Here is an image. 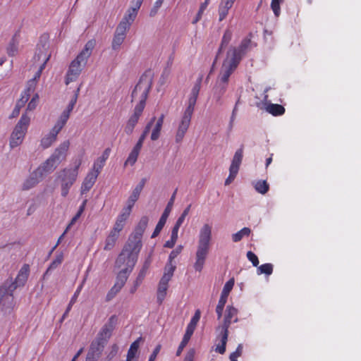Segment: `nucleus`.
I'll return each mask as SVG.
<instances>
[{"instance_id":"412c9836","label":"nucleus","mask_w":361,"mask_h":361,"mask_svg":"<svg viewBox=\"0 0 361 361\" xmlns=\"http://www.w3.org/2000/svg\"><path fill=\"white\" fill-rule=\"evenodd\" d=\"M212 238V227L204 224L200 229L198 244L209 245Z\"/></svg>"},{"instance_id":"8fccbe9b","label":"nucleus","mask_w":361,"mask_h":361,"mask_svg":"<svg viewBox=\"0 0 361 361\" xmlns=\"http://www.w3.org/2000/svg\"><path fill=\"white\" fill-rule=\"evenodd\" d=\"M200 314H201V312H200V310H197L195 312V314L193 315V317L191 318L190 319V323L188 324L187 326V328L188 329L192 331H195V329L196 328V326L200 319Z\"/></svg>"},{"instance_id":"aec40b11","label":"nucleus","mask_w":361,"mask_h":361,"mask_svg":"<svg viewBox=\"0 0 361 361\" xmlns=\"http://www.w3.org/2000/svg\"><path fill=\"white\" fill-rule=\"evenodd\" d=\"M227 90V87L215 84L213 88L212 100L216 106H221L224 104L222 97Z\"/></svg>"},{"instance_id":"a878e982","label":"nucleus","mask_w":361,"mask_h":361,"mask_svg":"<svg viewBox=\"0 0 361 361\" xmlns=\"http://www.w3.org/2000/svg\"><path fill=\"white\" fill-rule=\"evenodd\" d=\"M59 134V132L55 131L54 129H51L49 134L45 135L42 140H41V146L44 149H47L49 147L53 142H54L56 140L57 135Z\"/></svg>"},{"instance_id":"f03ea898","label":"nucleus","mask_w":361,"mask_h":361,"mask_svg":"<svg viewBox=\"0 0 361 361\" xmlns=\"http://www.w3.org/2000/svg\"><path fill=\"white\" fill-rule=\"evenodd\" d=\"M142 247L127 240L115 261V267L133 271Z\"/></svg>"},{"instance_id":"7ed1b4c3","label":"nucleus","mask_w":361,"mask_h":361,"mask_svg":"<svg viewBox=\"0 0 361 361\" xmlns=\"http://www.w3.org/2000/svg\"><path fill=\"white\" fill-rule=\"evenodd\" d=\"M238 310L233 306L228 305L226 310V314L222 325L216 328V331H219V337L220 338L221 345H218L216 351L220 354H224L226 351V345L228 336V328L232 322H238L237 317Z\"/></svg>"},{"instance_id":"774afa93","label":"nucleus","mask_w":361,"mask_h":361,"mask_svg":"<svg viewBox=\"0 0 361 361\" xmlns=\"http://www.w3.org/2000/svg\"><path fill=\"white\" fill-rule=\"evenodd\" d=\"M247 258L250 262H252L254 267H258L259 259L257 256L254 252H252V251H248L247 252Z\"/></svg>"},{"instance_id":"423d86ee","label":"nucleus","mask_w":361,"mask_h":361,"mask_svg":"<svg viewBox=\"0 0 361 361\" xmlns=\"http://www.w3.org/2000/svg\"><path fill=\"white\" fill-rule=\"evenodd\" d=\"M197 99L190 97L188 98V106L183 112L176 132V142L177 143H179L183 140L190 126Z\"/></svg>"},{"instance_id":"7c9ffc66","label":"nucleus","mask_w":361,"mask_h":361,"mask_svg":"<svg viewBox=\"0 0 361 361\" xmlns=\"http://www.w3.org/2000/svg\"><path fill=\"white\" fill-rule=\"evenodd\" d=\"M231 38H232V32L230 30H226L224 32V34L223 35V37H222V39H221V45H220V47H219V49L218 50L217 55H216V56L215 58V60L214 61L213 66L216 63L219 55L222 52L223 49L224 47H226L229 44L230 41L231 40Z\"/></svg>"},{"instance_id":"4c0bfd02","label":"nucleus","mask_w":361,"mask_h":361,"mask_svg":"<svg viewBox=\"0 0 361 361\" xmlns=\"http://www.w3.org/2000/svg\"><path fill=\"white\" fill-rule=\"evenodd\" d=\"M69 116L70 114L68 113V111H63L61 116L59 117V119L58 120L57 123L52 128L54 129L55 131L59 133L66 123L68 119L69 118Z\"/></svg>"},{"instance_id":"a19ab883","label":"nucleus","mask_w":361,"mask_h":361,"mask_svg":"<svg viewBox=\"0 0 361 361\" xmlns=\"http://www.w3.org/2000/svg\"><path fill=\"white\" fill-rule=\"evenodd\" d=\"M151 263H152L151 257L148 256L146 258V259L145 260V262H144L141 269L140 270L136 279H137L139 281H142L144 280Z\"/></svg>"},{"instance_id":"bf43d9fd","label":"nucleus","mask_w":361,"mask_h":361,"mask_svg":"<svg viewBox=\"0 0 361 361\" xmlns=\"http://www.w3.org/2000/svg\"><path fill=\"white\" fill-rule=\"evenodd\" d=\"M105 162L106 161H102V158L99 157L93 164L92 171L99 174L101 170L105 165Z\"/></svg>"},{"instance_id":"13d9d810","label":"nucleus","mask_w":361,"mask_h":361,"mask_svg":"<svg viewBox=\"0 0 361 361\" xmlns=\"http://www.w3.org/2000/svg\"><path fill=\"white\" fill-rule=\"evenodd\" d=\"M135 202H136V200H135L133 198L129 197L128 200L127 201V207L123 208L121 212L129 216L130 214L132 208L134 206Z\"/></svg>"},{"instance_id":"c9c22d12","label":"nucleus","mask_w":361,"mask_h":361,"mask_svg":"<svg viewBox=\"0 0 361 361\" xmlns=\"http://www.w3.org/2000/svg\"><path fill=\"white\" fill-rule=\"evenodd\" d=\"M84 283V281L82 282ZM82 286H83V283L80 284L76 289L75 292L74 293L73 295L72 296L70 302H69V304L68 305V307H66V310L65 311V312L63 313V316H62V318H61V320L64 319L66 318V317L68 315V314L69 313V312L71 311V308H72V306L76 302L77 300V298L82 288Z\"/></svg>"},{"instance_id":"ea45409f","label":"nucleus","mask_w":361,"mask_h":361,"mask_svg":"<svg viewBox=\"0 0 361 361\" xmlns=\"http://www.w3.org/2000/svg\"><path fill=\"white\" fill-rule=\"evenodd\" d=\"M140 340H141V337L137 338L130 345V348L128 350L126 361H132V360L135 357L139 348Z\"/></svg>"},{"instance_id":"4be33fe9","label":"nucleus","mask_w":361,"mask_h":361,"mask_svg":"<svg viewBox=\"0 0 361 361\" xmlns=\"http://www.w3.org/2000/svg\"><path fill=\"white\" fill-rule=\"evenodd\" d=\"M169 281L164 279L163 278H161L159 282L157 292V302L159 305H161L163 302L166 295V291L169 288Z\"/></svg>"},{"instance_id":"49530a36","label":"nucleus","mask_w":361,"mask_h":361,"mask_svg":"<svg viewBox=\"0 0 361 361\" xmlns=\"http://www.w3.org/2000/svg\"><path fill=\"white\" fill-rule=\"evenodd\" d=\"M234 286V279H231L228 280L224 285L223 290L221 293V298H223L226 300H227L228 295L231 290L233 289V287Z\"/></svg>"},{"instance_id":"dca6fc26","label":"nucleus","mask_w":361,"mask_h":361,"mask_svg":"<svg viewBox=\"0 0 361 361\" xmlns=\"http://www.w3.org/2000/svg\"><path fill=\"white\" fill-rule=\"evenodd\" d=\"M70 142L66 140L62 142L59 147H57L54 152L51 155V159L59 165L62 160L66 158V152L69 148Z\"/></svg>"},{"instance_id":"1a4fd4ad","label":"nucleus","mask_w":361,"mask_h":361,"mask_svg":"<svg viewBox=\"0 0 361 361\" xmlns=\"http://www.w3.org/2000/svg\"><path fill=\"white\" fill-rule=\"evenodd\" d=\"M148 222L149 218L147 216H142L133 232L129 235L128 241L142 247V235L147 228Z\"/></svg>"},{"instance_id":"0e129e2a","label":"nucleus","mask_w":361,"mask_h":361,"mask_svg":"<svg viewBox=\"0 0 361 361\" xmlns=\"http://www.w3.org/2000/svg\"><path fill=\"white\" fill-rule=\"evenodd\" d=\"M39 99V95L37 94H35L32 99L30 101V102L27 104L26 111H31L35 109L37 105V101Z\"/></svg>"},{"instance_id":"f3484780","label":"nucleus","mask_w":361,"mask_h":361,"mask_svg":"<svg viewBox=\"0 0 361 361\" xmlns=\"http://www.w3.org/2000/svg\"><path fill=\"white\" fill-rule=\"evenodd\" d=\"M128 30L122 26H117L111 42V47L116 51L120 49L121 45L126 37Z\"/></svg>"},{"instance_id":"5701e85b","label":"nucleus","mask_w":361,"mask_h":361,"mask_svg":"<svg viewBox=\"0 0 361 361\" xmlns=\"http://www.w3.org/2000/svg\"><path fill=\"white\" fill-rule=\"evenodd\" d=\"M134 11L135 10L128 8L118 25L122 26L123 28H126L128 30L131 24L133 23L137 15V13L135 12Z\"/></svg>"},{"instance_id":"a18cd8bd","label":"nucleus","mask_w":361,"mask_h":361,"mask_svg":"<svg viewBox=\"0 0 361 361\" xmlns=\"http://www.w3.org/2000/svg\"><path fill=\"white\" fill-rule=\"evenodd\" d=\"M256 191L260 194H266L269 189V185L266 180H257L254 185Z\"/></svg>"},{"instance_id":"39448f33","label":"nucleus","mask_w":361,"mask_h":361,"mask_svg":"<svg viewBox=\"0 0 361 361\" xmlns=\"http://www.w3.org/2000/svg\"><path fill=\"white\" fill-rule=\"evenodd\" d=\"M81 163V159H77L73 168H65L58 173L57 179L61 182V195L63 197L68 195L70 188L75 182Z\"/></svg>"},{"instance_id":"c85d7f7f","label":"nucleus","mask_w":361,"mask_h":361,"mask_svg":"<svg viewBox=\"0 0 361 361\" xmlns=\"http://www.w3.org/2000/svg\"><path fill=\"white\" fill-rule=\"evenodd\" d=\"M106 345V343L104 342L95 338L90 344L89 350L90 352L98 355L100 357L102 355L104 348Z\"/></svg>"},{"instance_id":"58836bf2","label":"nucleus","mask_w":361,"mask_h":361,"mask_svg":"<svg viewBox=\"0 0 361 361\" xmlns=\"http://www.w3.org/2000/svg\"><path fill=\"white\" fill-rule=\"evenodd\" d=\"M39 52L35 54V57L37 58L38 60L42 59L43 63L41 64V66L39 68V71H41V72L43 71V70L45 68L46 64L47 61L49 60L51 57V54H49L47 51H44V50H41L39 48Z\"/></svg>"},{"instance_id":"9b49d317","label":"nucleus","mask_w":361,"mask_h":361,"mask_svg":"<svg viewBox=\"0 0 361 361\" xmlns=\"http://www.w3.org/2000/svg\"><path fill=\"white\" fill-rule=\"evenodd\" d=\"M176 191H177V189L174 191V192L171 195L164 212L162 213V214L155 227L154 232L152 234V236H151L152 238L157 237L160 233L162 228H164V226L166 222V220L170 214V212L171 211V208L173 207L174 200L176 197Z\"/></svg>"},{"instance_id":"052dcab7","label":"nucleus","mask_w":361,"mask_h":361,"mask_svg":"<svg viewBox=\"0 0 361 361\" xmlns=\"http://www.w3.org/2000/svg\"><path fill=\"white\" fill-rule=\"evenodd\" d=\"M36 85H37V82H35V80H28V82L27 83L26 88L25 89L23 92L31 96V94L32 92H34V91L35 90Z\"/></svg>"},{"instance_id":"603ef678","label":"nucleus","mask_w":361,"mask_h":361,"mask_svg":"<svg viewBox=\"0 0 361 361\" xmlns=\"http://www.w3.org/2000/svg\"><path fill=\"white\" fill-rule=\"evenodd\" d=\"M121 289L122 288L114 283V286L109 290L106 295V301L109 302L113 300Z\"/></svg>"},{"instance_id":"5fc2aeb1","label":"nucleus","mask_w":361,"mask_h":361,"mask_svg":"<svg viewBox=\"0 0 361 361\" xmlns=\"http://www.w3.org/2000/svg\"><path fill=\"white\" fill-rule=\"evenodd\" d=\"M202 80V76H200L196 83L194 85L193 87L192 88L191 92L190 94V97H193L195 99H197L199 92L201 88V82Z\"/></svg>"},{"instance_id":"4d7b16f0","label":"nucleus","mask_w":361,"mask_h":361,"mask_svg":"<svg viewBox=\"0 0 361 361\" xmlns=\"http://www.w3.org/2000/svg\"><path fill=\"white\" fill-rule=\"evenodd\" d=\"M226 302H227V300H226L223 298H219V300L218 304L216 307V312L217 314L218 319H220L222 317L224 308V306H225Z\"/></svg>"},{"instance_id":"473e14b6","label":"nucleus","mask_w":361,"mask_h":361,"mask_svg":"<svg viewBox=\"0 0 361 361\" xmlns=\"http://www.w3.org/2000/svg\"><path fill=\"white\" fill-rule=\"evenodd\" d=\"M155 120H156V118L154 116L151 118L149 122L146 125L142 135H140L138 141L137 142V143L135 146L142 148L143 142H144L147 135L149 133L150 129H151L153 123H154Z\"/></svg>"},{"instance_id":"09e8293b","label":"nucleus","mask_w":361,"mask_h":361,"mask_svg":"<svg viewBox=\"0 0 361 361\" xmlns=\"http://www.w3.org/2000/svg\"><path fill=\"white\" fill-rule=\"evenodd\" d=\"M13 301V295L12 293H9L6 289V286H3L0 288V304L5 302H12ZM5 305V303H4Z\"/></svg>"},{"instance_id":"6e6552de","label":"nucleus","mask_w":361,"mask_h":361,"mask_svg":"<svg viewBox=\"0 0 361 361\" xmlns=\"http://www.w3.org/2000/svg\"><path fill=\"white\" fill-rule=\"evenodd\" d=\"M238 63L235 62L234 59H231L226 56L224 61L221 75L217 79L216 84L221 85L228 87V82L231 75L236 69Z\"/></svg>"},{"instance_id":"9d476101","label":"nucleus","mask_w":361,"mask_h":361,"mask_svg":"<svg viewBox=\"0 0 361 361\" xmlns=\"http://www.w3.org/2000/svg\"><path fill=\"white\" fill-rule=\"evenodd\" d=\"M251 39L245 38L242 40L238 47H231L227 51L226 56L231 59H234L235 62L240 63L243 56L247 51V48L250 47Z\"/></svg>"},{"instance_id":"338daca9","label":"nucleus","mask_w":361,"mask_h":361,"mask_svg":"<svg viewBox=\"0 0 361 361\" xmlns=\"http://www.w3.org/2000/svg\"><path fill=\"white\" fill-rule=\"evenodd\" d=\"M162 126L159 124H155L154 129L152 130L151 134V140L155 141L159 139L160 135V132Z\"/></svg>"},{"instance_id":"6ab92c4d","label":"nucleus","mask_w":361,"mask_h":361,"mask_svg":"<svg viewBox=\"0 0 361 361\" xmlns=\"http://www.w3.org/2000/svg\"><path fill=\"white\" fill-rule=\"evenodd\" d=\"M99 174L92 170L87 173L81 185L82 194L86 193L92 188Z\"/></svg>"},{"instance_id":"0eeeda50","label":"nucleus","mask_w":361,"mask_h":361,"mask_svg":"<svg viewBox=\"0 0 361 361\" xmlns=\"http://www.w3.org/2000/svg\"><path fill=\"white\" fill-rule=\"evenodd\" d=\"M30 123V118L27 113L23 114L10 136L9 145L11 149L19 146L23 142Z\"/></svg>"},{"instance_id":"3c124183","label":"nucleus","mask_w":361,"mask_h":361,"mask_svg":"<svg viewBox=\"0 0 361 361\" xmlns=\"http://www.w3.org/2000/svg\"><path fill=\"white\" fill-rule=\"evenodd\" d=\"M176 266L173 265L171 262L169 261L165 267L164 274L161 278L170 281L173 275Z\"/></svg>"},{"instance_id":"b1692460","label":"nucleus","mask_w":361,"mask_h":361,"mask_svg":"<svg viewBox=\"0 0 361 361\" xmlns=\"http://www.w3.org/2000/svg\"><path fill=\"white\" fill-rule=\"evenodd\" d=\"M234 0H221L219 6V21H222L228 15L229 9L233 6Z\"/></svg>"},{"instance_id":"864d4df0","label":"nucleus","mask_w":361,"mask_h":361,"mask_svg":"<svg viewBox=\"0 0 361 361\" xmlns=\"http://www.w3.org/2000/svg\"><path fill=\"white\" fill-rule=\"evenodd\" d=\"M18 42L14 37H13L7 47V54L8 56H13L16 55V54L18 52Z\"/></svg>"},{"instance_id":"f704fd0d","label":"nucleus","mask_w":361,"mask_h":361,"mask_svg":"<svg viewBox=\"0 0 361 361\" xmlns=\"http://www.w3.org/2000/svg\"><path fill=\"white\" fill-rule=\"evenodd\" d=\"M118 237H119V235L114 233L112 231H110L109 235L106 238L105 245L104 247V249L105 250H112L114 247Z\"/></svg>"},{"instance_id":"f8f14e48","label":"nucleus","mask_w":361,"mask_h":361,"mask_svg":"<svg viewBox=\"0 0 361 361\" xmlns=\"http://www.w3.org/2000/svg\"><path fill=\"white\" fill-rule=\"evenodd\" d=\"M116 321V317L115 315H112L108 319L107 322L102 326L96 338L106 344L115 329Z\"/></svg>"},{"instance_id":"393cba45","label":"nucleus","mask_w":361,"mask_h":361,"mask_svg":"<svg viewBox=\"0 0 361 361\" xmlns=\"http://www.w3.org/2000/svg\"><path fill=\"white\" fill-rule=\"evenodd\" d=\"M243 157V147L242 146L235 152L229 169L238 172Z\"/></svg>"},{"instance_id":"79ce46f5","label":"nucleus","mask_w":361,"mask_h":361,"mask_svg":"<svg viewBox=\"0 0 361 361\" xmlns=\"http://www.w3.org/2000/svg\"><path fill=\"white\" fill-rule=\"evenodd\" d=\"M140 149L141 148L134 146L125 162V165H134L137 159Z\"/></svg>"},{"instance_id":"2f4dec72","label":"nucleus","mask_w":361,"mask_h":361,"mask_svg":"<svg viewBox=\"0 0 361 361\" xmlns=\"http://www.w3.org/2000/svg\"><path fill=\"white\" fill-rule=\"evenodd\" d=\"M266 111L274 116H281L285 112V108L277 104H269L266 107Z\"/></svg>"},{"instance_id":"e433bc0d","label":"nucleus","mask_w":361,"mask_h":361,"mask_svg":"<svg viewBox=\"0 0 361 361\" xmlns=\"http://www.w3.org/2000/svg\"><path fill=\"white\" fill-rule=\"evenodd\" d=\"M193 331L186 329V331H185V333L183 336V338L178 348V350L176 351V355L177 356H179L180 355L182 351L183 350L184 348L186 346V345L188 344V343L189 342L191 336H192L193 334Z\"/></svg>"},{"instance_id":"de8ad7c7","label":"nucleus","mask_w":361,"mask_h":361,"mask_svg":"<svg viewBox=\"0 0 361 361\" xmlns=\"http://www.w3.org/2000/svg\"><path fill=\"white\" fill-rule=\"evenodd\" d=\"M273 264L270 263H266L257 267V273L258 275L264 274L265 275L269 276L273 272Z\"/></svg>"},{"instance_id":"69168bd1","label":"nucleus","mask_w":361,"mask_h":361,"mask_svg":"<svg viewBox=\"0 0 361 361\" xmlns=\"http://www.w3.org/2000/svg\"><path fill=\"white\" fill-rule=\"evenodd\" d=\"M24 106L25 105L23 104L22 102L17 101L16 104L11 116H9V118H13L17 117L20 114L21 108H23Z\"/></svg>"},{"instance_id":"2eb2a0df","label":"nucleus","mask_w":361,"mask_h":361,"mask_svg":"<svg viewBox=\"0 0 361 361\" xmlns=\"http://www.w3.org/2000/svg\"><path fill=\"white\" fill-rule=\"evenodd\" d=\"M145 108L135 106L133 114L130 116L127 121L124 131L127 135H131L134 130V128L137 123L140 116Z\"/></svg>"},{"instance_id":"6e6d98bb","label":"nucleus","mask_w":361,"mask_h":361,"mask_svg":"<svg viewBox=\"0 0 361 361\" xmlns=\"http://www.w3.org/2000/svg\"><path fill=\"white\" fill-rule=\"evenodd\" d=\"M284 0H271V8L276 17H279L281 13L280 5Z\"/></svg>"},{"instance_id":"c756f323","label":"nucleus","mask_w":361,"mask_h":361,"mask_svg":"<svg viewBox=\"0 0 361 361\" xmlns=\"http://www.w3.org/2000/svg\"><path fill=\"white\" fill-rule=\"evenodd\" d=\"M63 254L62 252L57 253L54 259L49 264V267L43 274V279H44L48 275L49 273L54 269H56L63 262Z\"/></svg>"},{"instance_id":"f257e3e1","label":"nucleus","mask_w":361,"mask_h":361,"mask_svg":"<svg viewBox=\"0 0 361 361\" xmlns=\"http://www.w3.org/2000/svg\"><path fill=\"white\" fill-rule=\"evenodd\" d=\"M95 45V39H92L87 41L82 50L71 63L66 75L65 82L66 85H68L70 82L75 81L78 78L82 68L87 64V59L91 56Z\"/></svg>"},{"instance_id":"20e7f679","label":"nucleus","mask_w":361,"mask_h":361,"mask_svg":"<svg viewBox=\"0 0 361 361\" xmlns=\"http://www.w3.org/2000/svg\"><path fill=\"white\" fill-rule=\"evenodd\" d=\"M152 85V75L150 71L145 72L140 77L137 84L133 89L131 97L132 102L139 99V103L135 106L145 108L148 94Z\"/></svg>"},{"instance_id":"4468645a","label":"nucleus","mask_w":361,"mask_h":361,"mask_svg":"<svg viewBox=\"0 0 361 361\" xmlns=\"http://www.w3.org/2000/svg\"><path fill=\"white\" fill-rule=\"evenodd\" d=\"M209 245L198 244L197 250L196 252V262L194 264V268L197 271H201L207 255L209 252Z\"/></svg>"},{"instance_id":"cd10ccee","label":"nucleus","mask_w":361,"mask_h":361,"mask_svg":"<svg viewBox=\"0 0 361 361\" xmlns=\"http://www.w3.org/2000/svg\"><path fill=\"white\" fill-rule=\"evenodd\" d=\"M57 166L58 165L54 162L51 157H49L37 169H41L40 173H42V176L44 177V173H51L56 168Z\"/></svg>"},{"instance_id":"bb28decb","label":"nucleus","mask_w":361,"mask_h":361,"mask_svg":"<svg viewBox=\"0 0 361 361\" xmlns=\"http://www.w3.org/2000/svg\"><path fill=\"white\" fill-rule=\"evenodd\" d=\"M128 216L123 213H121L116 219L115 224L114 226L113 229L111 231L114 233L119 235V233L123 230L127 219H128Z\"/></svg>"},{"instance_id":"ddd939ff","label":"nucleus","mask_w":361,"mask_h":361,"mask_svg":"<svg viewBox=\"0 0 361 361\" xmlns=\"http://www.w3.org/2000/svg\"><path fill=\"white\" fill-rule=\"evenodd\" d=\"M30 273V267L28 264H24L16 278L14 282L11 283L8 288H6L9 293L16 289L18 286H23L26 283Z\"/></svg>"},{"instance_id":"37998d69","label":"nucleus","mask_w":361,"mask_h":361,"mask_svg":"<svg viewBox=\"0 0 361 361\" xmlns=\"http://www.w3.org/2000/svg\"><path fill=\"white\" fill-rule=\"evenodd\" d=\"M147 182V179L145 178H143L140 180V183L136 185V187L133 190L131 195H130V197L133 198L135 200H137L140 195Z\"/></svg>"},{"instance_id":"72a5a7b5","label":"nucleus","mask_w":361,"mask_h":361,"mask_svg":"<svg viewBox=\"0 0 361 361\" xmlns=\"http://www.w3.org/2000/svg\"><path fill=\"white\" fill-rule=\"evenodd\" d=\"M131 272L132 271H128L126 269H121L116 276L115 283L121 288H123Z\"/></svg>"},{"instance_id":"c03bdc74","label":"nucleus","mask_w":361,"mask_h":361,"mask_svg":"<svg viewBox=\"0 0 361 361\" xmlns=\"http://www.w3.org/2000/svg\"><path fill=\"white\" fill-rule=\"evenodd\" d=\"M251 233L250 228L244 227L239 231L232 235V240L235 243H238L242 240L245 236H249Z\"/></svg>"},{"instance_id":"e2e57ef3","label":"nucleus","mask_w":361,"mask_h":361,"mask_svg":"<svg viewBox=\"0 0 361 361\" xmlns=\"http://www.w3.org/2000/svg\"><path fill=\"white\" fill-rule=\"evenodd\" d=\"M36 85H37V82H35V80H28V82L27 83L26 88L25 89L23 92L31 96V94L32 92H34V91L35 90Z\"/></svg>"},{"instance_id":"680f3d73","label":"nucleus","mask_w":361,"mask_h":361,"mask_svg":"<svg viewBox=\"0 0 361 361\" xmlns=\"http://www.w3.org/2000/svg\"><path fill=\"white\" fill-rule=\"evenodd\" d=\"M36 85H37V82H35V80H28V82L27 83L26 88L25 89L23 92L31 96V94L32 92H34V91L35 90Z\"/></svg>"},{"instance_id":"a211bd4d","label":"nucleus","mask_w":361,"mask_h":361,"mask_svg":"<svg viewBox=\"0 0 361 361\" xmlns=\"http://www.w3.org/2000/svg\"><path fill=\"white\" fill-rule=\"evenodd\" d=\"M41 169L35 170L29 177L24 181L22 189L23 190H28L35 187L40 180H42L43 177L40 173Z\"/></svg>"}]
</instances>
